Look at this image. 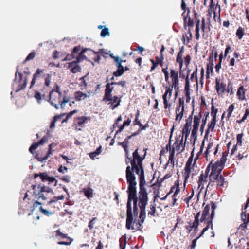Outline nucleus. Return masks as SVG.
I'll list each match as a JSON object with an SVG mask.
<instances>
[{
    "instance_id": "f257e3e1",
    "label": "nucleus",
    "mask_w": 249,
    "mask_h": 249,
    "mask_svg": "<svg viewBox=\"0 0 249 249\" xmlns=\"http://www.w3.org/2000/svg\"><path fill=\"white\" fill-rule=\"evenodd\" d=\"M139 191L138 196H137V182L136 180L129 183L127 193H128V199L126 204V228L128 230H134L133 225L135 221H133V216H137L138 214V205L140 209L139 214L140 221L138 224L142 226L146 217V206L148 204V193L146 186L147 185L145 177L141 176L139 177Z\"/></svg>"
},
{
    "instance_id": "f03ea898",
    "label": "nucleus",
    "mask_w": 249,
    "mask_h": 249,
    "mask_svg": "<svg viewBox=\"0 0 249 249\" xmlns=\"http://www.w3.org/2000/svg\"><path fill=\"white\" fill-rule=\"evenodd\" d=\"M146 149L143 155L140 156L137 148L132 153V158H128L125 159L126 164L130 163L131 167L127 166L126 169V178L127 183L135 181L136 177L134 174L135 171L136 174L139 175V177L142 176L144 177V171L142 166V161L145 158Z\"/></svg>"
},
{
    "instance_id": "7ed1b4c3",
    "label": "nucleus",
    "mask_w": 249,
    "mask_h": 249,
    "mask_svg": "<svg viewBox=\"0 0 249 249\" xmlns=\"http://www.w3.org/2000/svg\"><path fill=\"white\" fill-rule=\"evenodd\" d=\"M126 84V81L125 80H121L118 82H107L106 84L103 101L106 103L109 102L108 104H110V107L112 110H114L120 106L122 98V96L119 97L116 95L112 96V92L114 89L113 85H119L122 87H125Z\"/></svg>"
},
{
    "instance_id": "20e7f679",
    "label": "nucleus",
    "mask_w": 249,
    "mask_h": 249,
    "mask_svg": "<svg viewBox=\"0 0 249 249\" xmlns=\"http://www.w3.org/2000/svg\"><path fill=\"white\" fill-rule=\"evenodd\" d=\"M222 171L212 169L210 173L209 181L206 187V190L216 189L222 190L228 186V181L221 175Z\"/></svg>"
},
{
    "instance_id": "39448f33",
    "label": "nucleus",
    "mask_w": 249,
    "mask_h": 249,
    "mask_svg": "<svg viewBox=\"0 0 249 249\" xmlns=\"http://www.w3.org/2000/svg\"><path fill=\"white\" fill-rule=\"evenodd\" d=\"M45 83L42 88H40L39 85H36L38 90L36 91L34 95L35 98L37 100L38 103H40L41 100V96L45 97V93L48 92V88L50 86L51 81V75L49 74L43 75Z\"/></svg>"
},
{
    "instance_id": "423d86ee",
    "label": "nucleus",
    "mask_w": 249,
    "mask_h": 249,
    "mask_svg": "<svg viewBox=\"0 0 249 249\" xmlns=\"http://www.w3.org/2000/svg\"><path fill=\"white\" fill-rule=\"evenodd\" d=\"M62 93H53L50 92L49 102L53 106L55 109L59 108L57 103L60 104L61 108L65 107V104L69 102V99L66 96H64L62 100Z\"/></svg>"
},
{
    "instance_id": "0eeeda50",
    "label": "nucleus",
    "mask_w": 249,
    "mask_h": 249,
    "mask_svg": "<svg viewBox=\"0 0 249 249\" xmlns=\"http://www.w3.org/2000/svg\"><path fill=\"white\" fill-rule=\"evenodd\" d=\"M196 159H195L194 163H192L193 161V155L192 154L186 162L183 172V176L184 178L183 183L184 187H185L188 179L190 177L191 172H193L194 170V167L196 165Z\"/></svg>"
},
{
    "instance_id": "6e6552de",
    "label": "nucleus",
    "mask_w": 249,
    "mask_h": 249,
    "mask_svg": "<svg viewBox=\"0 0 249 249\" xmlns=\"http://www.w3.org/2000/svg\"><path fill=\"white\" fill-rule=\"evenodd\" d=\"M210 206L209 204L206 205L203 210L202 211L201 216L199 219L200 215V212H199L195 215V220L194 222L191 223L193 228H197L199 225V222H204L207 220V217L209 215L210 212Z\"/></svg>"
},
{
    "instance_id": "1a4fd4ad",
    "label": "nucleus",
    "mask_w": 249,
    "mask_h": 249,
    "mask_svg": "<svg viewBox=\"0 0 249 249\" xmlns=\"http://www.w3.org/2000/svg\"><path fill=\"white\" fill-rule=\"evenodd\" d=\"M170 76L172 80V84L168 86H166V89L170 88V90L173 91L174 88L175 90V96H177L179 91V78L178 71L174 69H170Z\"/></svg>"
},
{
    "instance_id": "9d476101",
    "label": "nucleus",
    "mask_w": 249,
    "mask_h": 249,
    "mask_svg": "<svg viewBox=\"0 0 249 249\" xmlns=\"http://www.w3.org/2000/svg\"><path fill=\"white\" fill-rule=\"evenodd\" d=\"M211 172H212V169L208 165L205 169V173H203L202 172L198 177L197 184L198 188H200L201 191L204 188V184L207 182L208 180V182L209 181L210 173Z\"/></svg>"
},
{
    "instance_id": "9b49d317",
    "label": "nucleus",
    "mask_w": 249,
    "mask_h": 249,
    "mask_svg": "<svg viewBox=\"0 0 249 249\" xmlns=\"http://www.w3.org/2000/svg\"><path fill=\"white\" fill-rule=\"evenodd\" d=\"M227 154L225 155V153H223L222 156L219 161L218 160L215 163H213V160H212L208 165L211 167L212 169L222 171L227 160Z\"/></svg>"
},
{
    "instance_id": "f8f14e48",
    "label": "nucleus",
    "mask_w": 249,
    "mask_h": 249,
    "mask_svg": "<svg viewBox=\"0 0 249 249\" xmlns=\"http://www.w3.org/2000/svg\"><path fill=\"white\" fill-rule=\"evenodd\" d=\"M172 92L169 88L166 89L165 93L162 95L164 108L166 110L170 111L172 106V103L169 101L172 97Z\"/></svg>"
},
{
    "instance_id": "ddd939ff",
    "label": "nucleus",
    "mask_w": 249,
    "mask_h": 249,
    "mask_svg": "<svg viewBox=\"0 0 249 249\" xmlns=\"http://www.w3.org/2000/svg\"><path fill=\"white\" fill-rule=\"evenodd\" d=\"M193 119V113L189 116V117L186 119V122L184 124L182 130V137L183 138L184 136H185V141H186L187 138L188 137L189 134L190 133V130L191 129V125L192 123Z\"/></svg>"
},
{
    "instance_id": "4468645a",
    "label": "nucleus",
    "mask_w": 249,
    "mask_h": 249,
    "mask_svg": "<svg viewBox=\"0 0 249 249\" xmlns=\"http://www.w3.org/2000/svg\"><path fill=\"white\" fill-rule=\"evenodd\" d=\"M19 70V66H17V71L15 73V80H16L17 79V73H18V76H19V82L20 84H19L18 87L16 89V92H17L20 90L23 89L25 87H26L27 84V78H25L24 80H22L23 78V74L21 72H18Z\"/></svg>"
},
{
    "instance_id": "2eb2a0df",
    "label": "nucleus",
    "mask_w": 249,
    "mask_h": 249,
    "mask_svg": "<svg viewBox=\"0 0 249 249\" xmlns=\"http://www.w3.org/2000/svg\"><path fill=\"white\" fill-rule=\"evenodd\" d=\"M226 84L217 78L215 79V89L218 94L223 95L226 91Z\"/></svg>"
},
{
    "instance_id": "dca6fc26",
    "label": "nucleus",
    "mask_w": 249,
    "mask_h": 249,
    "mask_svg": "<svg viewBox=\"0 0 249 249\" xmlns=\"http://www.w3.org/2000/svg\"><path fill=\"white\" fill-rule=\"evenodd\" d=\"M189 13L190 10L187 9V13L186 14L184 12L182 14V16L183 17L184 26L185 29L187 26H189L190 29V28L193 27L194 25L193 20L189 16Z\"/></svg>"
},
{
    "instance_id": "f3484780",
    "label": "nucleus",
    "mask_w": 249,
    "mask_h": 249,
    "mask_svg": "<svg viewBox=\"0 0 249 249\" xmlns=\"http://www.w3.org/2000/svg\"><path fill=\"white\" fill-rule=\"evenodd\" d=\"M47 138L46 136H44L41 140L37 142L33 143L29 148V151L31 153L33 154L34 151L35 150L38 146L43 145L47 141Z\"/></svg>"
},
{
    "instance_id": "a211bd4d",
    "label": "nucleus",
    "mask_w": 249,
    "mask_h": 249,
    "mask_svg": "<svg viewBox=\"0 0 249 249\" xmlns=\"http://www.w3.org/2000/svg\"><path fill=\"white\" fill-rule=\"evenodd\" d=\"M78 63L79 62L76 61H73L69 63V68H70L71 72L75 73L80 71L81 69Z\"/></svg>"
},
{
    "instance_id": "6ab92c4d",
    "label": "nucleus",
    "mask_w": 249,
    "mask_h": 249,
    "mask_svg": "<svg viewBox=\"0 0 249 249\" xmlns=\"http://www.w3.org/2000/svg\"><path fill=\"white\" fill-rule=\"evenodd\" d=\"M184 53V47L182 46L179 49V51L178 53L177 57H176V62L178 63L179 67L181 69L183 67V60L182 58V56Z\"/></svg>"
},
{
    "instance_id": "aec40b11",
    "label": "nucleus",
    "mask_w": 249,
    "mask_h": 249,
    "mask_svg": "<svg viewBox=\"0 0 249 249\" xmlns=\"http://www.w3.org/2000/svg\"><path fill=\"white\" fill-rule=\"evenodd\" d=\"M213 219L207 217V220L204 222L206 224V226L203 229L200 234L199 235L198 237H202L209 228H210L212 230H213Z\"/></svg>"
},
{
    "instance_id": "412c9836",
    "label": "nucleus",
    "mask_w": 249,
    "mask_h": 249,
    "mask_svg": "<svg viewBox=\"0 0 249 249\" xmlns=\"http://www.w3.org/2000/svg\"><path fill=\"white\" fill-rule=\"evenodd\" d=\"M183 137H181V139L179 142L178 138L176 139L175 142L174 143L173 146L175 148L176 150L177 151H178L181 147H182L181 150L180 152H179V153L182 152L185 150V142L184 144H183Z\"/></svg>"
},
{
    "instance_id": "4be33fe9",
    "label": "nucleus",
    "mask_w": 249,
    "mask_h": 249,
    "mask_svg": "<svg viewBox=\"0 0 249 249\" xmlns=\"http://www.w3.org/2000/svg\"><path fill=\"white\" fill-rule=\"evenodd\" d=\"M185 69H182V68H179V71L178 72V73L179 74V76L182 79H185V85H186L187 83H188V85H190V82H189V74L191 71L190 69H188L187 73L185 74L184 71Z\"/></svg>"
},
{
    "instance_id": "5701e85b",
    "label": "nucleus",
    "mask_w": 249,
    "mask_h": 249,
    "mask_svg": "<svg viewBox=\"0 0 249 249\" xmlns=\"http://www.w3.org/2000/svg\"><path fill=\"white\" fill-rule=\"evenodd\" d=\"M193 37V35L191 31V29L189 28L187 34L185 33L182 35V41L183 42V44L187 45L191 40Z\"/></svg>"
},
{
    "instance_id": "b1692460",
    "label": "nucleus",
    "mask_w": 249,
    "mask_h": 249,
    "mask_svg": "<svg viewBox=\"0 0 249 249\" xmlns=\"http://www.w3.org/2000/svg\"><path fill=\"white\" fill-rule=\"evenodd\" d=\"M53 143H51L49 145V150L47 153H46L45 156L42 157L39 156L38 155H36V158L38 160V161L43 162L45 160H46L52 154V146H53Z\"/></svg>"
},
{
    "instance_id": "393cba45",
    "label": "nucleus",
    "mask_w": 249,
    "mask_h": 249,
    "mask_svg": "<svg viewBox=\"0 0 249 249\" xmlns=\"http://www.w3.org/2000/svg\"><path fill=\"white\" fill-rule=\"evenodd\" d=\"M41 180L43 182L48 181L50 183L55 182L54 186H56L57 184V180L53 177H49L47 173L45 172L44 175L42 176Z\"/></svg>"
},
{
    "instance_id": "a878e982",
    "label": "nucleus",
    "mask_w": 249,
    "mask_h": 249,
    "mask_svg": "<svg viewBox=\"0 0 249 249\" xmlns=\"http://www.w3.org/2000/svg\"><path fill=\"white\" fill-rule=\"evenodd\" d=\"M44 71V70L39 68L36 70L35 73L33 74V77L31 82V85L30 86V89L32 88L35 84L36 79L39 77L40 74L42 73Z\"/></svg>"
},
{
    "instance_id": "bb28decb",
    "label": "nucleus",
    "mask_w": 249,
    "mask_h": 249,
    "mask_svg": "<svg viewBox=\"0 0 249 249\" xmlns=\"http://www.w3.org/2000/svg\"><path fill=\"white\" fill-rule=\"evenodd\" d=\"M87 51H91V49L90 48H85L82 49V50L79 53L78 55H76V61L80 62L85 59H87V57L84 55V53Z\"/></svg>"
},
{
    "instance_id": "cd10ccee",
    "label": "nucleus",
    "mask_w": 249,
    "mask_h": 249,
    "mask_svg": "<svg viewBox=\"0 0 249 249\" xmlns=\"http://www.w3.org/2000/svg\"><path fill=\"white\" fill-rule=\"evenodd\" d=\"M89 95L84 93L82 91H77L74 93V99L76 101H80L82 99H85L87 97H89Z\"/></svg>"
},
{
    "instance_id": "c85d7f7f",
    "label": "nucleus",
    "mask_w": 249,
    "mask_h": 249,
    "mask_svg": "<svg viewBox=\"0 0 249 249\" xmlns=\"http://www.w3.org/2000/svg\"><path fill=\"white\" fill-rule=\"evenodd\" d=\"M216 122V119H212L211 121V123L208 124V128L205 132V138H206L208 136L210 131H213L215 126Z\"/></svg>"
},
{
    "instance_id": "c756f323",
    "label": "nucleus",
    "mask_w": 249,
    "mask_h": 249,
    "mask_svg": "<svg viewBox=\"0 0 249 249\" xmlns=\"http://www.w3.org/2000/svg\"><path fill=\"white\" fill-rule=\"evenodd\" d=\"M116 65L117 70L116 71L113 72V75L114 76L120 77L124 73V66L122 65V63H119Z\"/></svg>"
},
{
    "instance_id": "7c9ffc66",
    "label": "nucleus",
    "mask_w": 249,
    "mask_h": 249,
    "mask_svg": "<svg viewBox=\"0 0 249 249\" xmlns=\"http://www.w3.org/2000/svg\"><path fill=\"white\" fill-rule=\"evenodd\" d=\"M202 117V115L201 112H199V114L197 115H195L194 117L193 121V127L198 128L199 125L201 121V119Z\"/></svg>"
},
{
    "instance_id": "2f4dec72",
    "label": "nucleus",
    "mask_w": 249,
    "mask_h": 249,
    "mask_svg": "<svg viewBox=\"0 0 249 249\" xmlns=\"http://www.w3.org/2000/svg\"><path fill=\"white\" fill-rule=\"evenodd\" d=\"M131 122V120L129 118H128L127 120L123 122L122 125L120 126L119 128L116 132L115 134L121 133L126 126H129Z\"/></svg>"
},
{
    "instance_id": "473e14b6",
    "label": "nucleus",
    "mask_w": 249,
    "mask_h": 249,
    "mask_svg": "<svg viewBox=\"0 0 249 249\" xmlns=\"http://www.w3.org/2000/svg\"><path fill=\"white\" fill-rule=\"evenodd\" d=\"M91 54L93 56V59L95 62H99L101 59V57L99 54L101 53H103V51L102 49H100L99 51L95 52L91 50Z\"/></svg>"
},
{
    "instance_id": "72a5a7b5",
    "label": "nucleus",
    "mask_w": 249,
    "mask_h": 249,
    "mask_svg": "<svg viewBox=\"0 0 249 249\" xmlns=\"http://www.w3.org/2000/svg\"><path fill=\"white\" fill-rule=\"evenodd\" d=\"M87 120L88 118L85 116L78 117L75 120V124L79 126L83 127Z\"/></svg>"
},
{
    "instance_id": "f704fd0d",
    "label": "nucleus",
    "mask_w": 249,
    "mask_h": 249,
    "mask_svg": "<svg viewBox=\"0 0 249 249\" xmlns=\"http://www.w3.org/2000/svg\"><path fill=\"white\" fill-rule=\"evenodd\" d=\"M83 192L84 195L88 198L92 197L93 196V190L90 188H83Z\"/></svg>"
},
{
    "instance_id": "c9c22d12",
    "label": "nucleus",
    "mask_w": 249,
    "mask_h": 249,
    "mask_svg": "<svg viewBox=\"0 0 249 249\" xmlns=\"http://www.w3.org/2000/svg\"><path fill=\"white\" fill-rule=\"evenodd\" d=\"M190 85H188V83L186 85H185L184 87V91L185 92V96H186V102L187 103H189L190 101Z\"/></svg>"
},
{
    "instance_id": "e433bc0d",
    "label": "nucleus",
    "mask_w": 249,
    "mask_h": 249,
    "mask_svg": "<svg viewBox=\"0 0 249 249\" xmlns=\"http://www.w3.org/2000/svg\"><path fill=\"white\" fill-rule=\"evenodd\" d=\"M213 66L208 65L206 67V77L207 79L210 78V74L213 75Z\"/></svg>"
},
{
    "instance_id": "4c0bfd02",
    "label": "nucleus",
    "mask_w": 249,
    "mask_h": 249,
    "mask_svg": "<svg viewBox=\"0 0 249 249\" xmlns=\"http://www.w3.org/2000/svg\"><path fill=\"white\" fill-rule=\"evenodd\" d=\"M197 67L196 66L195 71L191 74L190 78L189 79V80H190L191 81H195L196 86H197L198 84V79L197 77Z\"/></svg>"
},
{
    "instance_id": "58836bf2",
    "label": "nucleus",
    "mask_w": 249,
    "mask_h": 249,
    "mask_svg": "<svg viewBox=\"0 0 249 249\" xmlns=\"http://www.w3.org/2000/svg\"><path fill=\"white\" fill-rule=\"evenodd\" d=\"M184 109L183 108H180V110L179 111H177V108H176V118L175 120L176 121L178 120L179 122L180 121V120L182 119L183 116V113H184Z\"/></svg>"
},
{
    "instance_id": "ea45409f",
    "label": "nucleus",
    "mask_w": 249,
    "mask_h": 249,
    "mask_svg": "<svg viewBox=\"0 0 249 249\" xmlns=\"http://www.w3.org/2000/svg\"><path fill=\"white\" fill-rule=\"evenodd\" d=\"M64 199V196L63 195H60L58 196H54L48 202L47 205H51L53 203L56 202L58 200H63Z\"/></svg>"
},
{
    "instance_id": "a19ab883",
    "label": "nucleus",
    "mask_w": 249,
    "mask_h": 249,
    "mask_svg": "<svg viewBox=\"0 0 249 249\" xmlns=\"http://www.w3.org/2000/svg\"><path fill=\"white\" fill-rule=\"evenodd\" d=\"M244 94V88L243 86H240L238 89L237 95L240 100H243L245 98Z\"/></svg>"
},
{
    "instance_id": "79ce46f5",
    "label": "nucleus",
    "mask_w": 249,
    "mask_h": 249,
    "mask_svg": "<svg viewBox=\"0 0 249 249\" xmlns=\"http://www.w3.org/2000/svg\"><path fill=\"white\" fill-rule=\"evenodd\" d=\"M244 29L242 27L239 26L236 32V36H237L239 39L241 40L243 38V36L244 35Z\"/></svg>"
},
{
    "instance_id": "37998d69",
    "label": "nucleus",
    "mask_w": 249,
    "mask_h": 249,
    "mask_svg": "<svg viewBox=\"0 0 249 249\" xmlns=\"http://www.w3.org/2000/svg\"><path fill=\"white\" fill-rule=\"evenodd\" d=\"M210 204H211V207L212 210H211V213L210 216L209 218L210 219H213L214 216V211L216 208V206L215 202H214L213 201H211Z\"/></svg>"
},
{
    "instance_id": "c03bdc74",
    "label": "nucleus",
    "mask_w": 249,
    "mask_h": 249,
    "mask_svg": "<svg viewBox=\"0 0 249 249\" xmlns=\"http://www.w3.org/2000/svg\"><path fill=\"white\" fill-rule=\"evenodd\" d=\"M119 246L120 249H125L126 244V238L125 237H122L119 239Z\"/></svg>"
},
{
    "instance_id": "a18cd8bd",
    "label": "nucleus",
    "mask_w": 249,
    "mask_h": 249,
    "mask_svg": "<svg viewBox=\"0 0 249 249\" xmlns=\"http://www.w3.org/2000/svg\"><path fill=\"white\" fill-rule=\"evenodd\" d=\"M86 76H85L80 78V80L81 81V83L79 85V86L80 87L81 90H83L87 87L88 84L85 80V78H86Z\"/></svg>"
},
{
    "instance_id": "49530a36",
    "label": "nucleus",
    "mask_w": 249,
    "mask_h": 249,
    "mask_svg": "<svg viewBox=\"0 0 249 249\" xmlns=\"http://www.w3.org/2000/svg\"><path fill=\"white\" fill-rule=\"evenodd\" d=\"M234 109V105L233 104H232L230 105L228 109H227V120H229L230 118H231L232 113Z\"/></svg>"
},
{
    "instance_id": "de8ad7c7",
    "label": "nucleus",
    "mask_w": 249,
    "mask_h": 249,
    "mask_svg": "<svg viewBox=\"0 0 249 249\" xmlns=\"http://www.w3.org/2000/svg\"><path fill=\"white\" fill-rule=\"evenodd\" d=\"M167 69H168V65L166 66V67L165 68L162 69V72L164 74L165 81L169 83V74L168 73V71H167Z\"/></svg>"
},
{
    "instance_id": "09e8293b",
    "label": "nucleus",
    "mask_w": 249,
    "mask_h": 249,
    "mask_svg": "<svg viewBox=\"0 0 249 249\" xmlns=\"http://www.w3.org/2000/svg\"><path fill=\"white\" fill-rule=\"evenodd\" d=\"M177 111H179L180 108H183L184 109V100L183 98H179L178 99V105L176 107Z\"/></svg>"
},
{
    "instance_id": "8fccbe9b",
    "label": "nucleus",
    "mask_w": 249,
    "mask_h": 249,
    "mask_svg": "<svg viewBox=\"0 0 249 249\" xmlns=\"http://www.w3.org/2000/svg\"><path fill=\"white\" fill-rule=\"evenodd\" d=\"M155 62L157 63L158 65H160L162 67L163 65L164 56L163 55H160V56H156L155 57Z\"/></svg>"
},
{
    "instance_id": "3c124183",
    "label": "nucleus",
    "mask_w": 249,
    "mask_h": 249,
    "mask_svg": "<svg viewBox=\"0 0 249 249\" xmlns=\"http://www.w3.org/2000/svg\"><path fill=\"white\" fill-rule=\"evenodd\" d=\"M249 109L247 108L245 110V114H244V116H243L242 118L240 120H237L236 123H237L238 124H241L242 123L244 122L247 119V118L248 116H249Z\"/></svg>"
},
{
    "instance_id": "603ef678",
    "label": "nucleus",
    "mask_w": 249,
    "mask_h": 249,
    "mask_svg": "<svg viewBox=\"0 0 249 249\" xmlns=\"http://www.w3.org/2000/svg\"><path fill=\"white\" fill-rule=\"evenodd\" d=\"M39 211L40 212L43 214L45 215H46L47 216H49L53 214V213L52 212H50L47 210L44 209L42 206H40L39 207Z\"/></svg>"
},
{
    "instance_id": "864d4df0",
    "label": "nucleus",
    "mask_w": 249,
    "mask_h": 249,
    "mask_svg": "<svg viewBox=\"0 0 249 249\" xmlns=\"http://www.w3.org/2000/svg\"><path fill=\"white\" fill-rule=\"evenodd\" d=\"M156 204H151L150 205V211H149L148 213V215L150 216H154L155 215V213H156Z\"/></svg>"
},
{
    "instance_id": "5fc2aeb1",
    "label": "nucleus",
    "mask_w": 249,
    "mask_h": 249,
    "mask_svg": "<svg viewBox=\"0 0 249 249\" xmlns=\"http://www.w3.org/2000/svg\"><path fill=\"white\" fill-rule=\"evenodd\" d=\"M46 187L44 186H41L40 184L38 185L37 186V189H40L39 191H36L35 192V195L38 196L41 193L46 192Z\"/></svg>"
},
{
    "instance_id": "6e6d98bb",
    "label": "nucleus",
    "mask_w": 249,
    "mask_h": 249,
    "mask_svg": "<svg viewBox=\"0 0 249 249\" xmlns=\"http://www.w3.org/2000/svg\"><path fill=\"white\" fill-rule=\"evenodd\" d=\"M36 56V53L34 52H31L26 57V59L23 61V64H25L26 62L33 59Z\"/></svg>"
},
{
    "instance_id": "4d7b16f0",
    "label": "nucleus",
    "mask_w": 249,
    "mask_h": 249,
    "mask_svg": "<svg viewBox=\"0 0 249 249\" xmlns=\"http://www.w3.org/2000/svg\"><path fill=\"white\" fill-rule=\"evenodd\" d=\"M218 112V109L214 108L213 105H212L211 107V115L212 116V119H216V114Z\"/></svg>"
},
{
    "instance_id": "13d9d810",
    "label": "nucleus",
    "mask_w": 249,
    "mask_h": 249,
    "mask_svg": "<svg viewBox=\"0 0 249 249\" xmlns=\"http://www.w3.org/2000/svg\"><path fill=\"white\" fill-rule=\"evenodd\" d=\"M80 46H75L72 51L71 54L73 57H76V55H78L80 53Z\"/></svg>"
},
{
    "instance_id": "bf43d9fd",
    "label": "nucleus",
    "mask_w": 249,
    "mask_h": 249,
    "mask_svg": "<svg viewBox=\"0 0 249 249\" xmlns=\"http://www.w3.org/2000/svg\"><path fill=\"white\" fill-rule=\"evenodd\" d=\"M243 135L244 134L243 133L237 135V145H239L240 146H241L242 145V138L243 137Z\"/></svg>"
},
{
    "instance_id": "052dcab7",
    "label": "nucleus",
    "mask_w": 249,
    "mask_h": 249,
    "mask_svg": "<svg viewBox=\"0 0 249 249\" xmlns=\"http://www.w3.org/2000/svg\"><path fill=\"white\" fill-rule=\"evenodd\" d=\"M100 35L102 37H105L107 36H109V32L108 29L107 27H105L104 29H103L101 32Z\"/></svg>"
},
{
    "instance_id": "680f3d73",
    "label": "nucleus",
    "mask_w": 249,
    "mask_h": 249,
    "mask_svg": "<svg viewBox=\"0 0 249 249\" xmlns=\"http://www.w3.org/2000/svg\"><path fill=\"white\" fill-rule=\"evenodd\" d=\"M174 187L175 189V191L174 193H175V194H178L180 191V189L179 187V182L178 180H177V181H175L174 184Z\"/></svg>"
},
{
    "instance_id": "e2e57ef3",
    "label": "nucleus",
    "mask_w": 249,
    "mask_h": 249,
    "mask_svg": "<svg viewBox=\"0 0 249 249\" xmlns=\"http://www.w3.org/2000/svg\"><path fill=\"white\" fill-rule=\"evenodd\" d=\"M56 236H59L61 238H69V237L68 236V235L67 234H64L62 232H61L60 230L59 229L56 231Z\"/></svg>"
},
{
    "instance_id": "0e129e2a",
    "label": "nucleus",
    "mask_w": 249,
    "mask_h": 249,
    "mask_svg": "<svg viewBox=\"0 0 249 249\" xmlns=\"http://www.w3.org/2000/svg\"><path fill=\"white\" fill-rule=\"evenodd\" d=\"M198 129V128L193 127V129L191 134V137L194 138V140H196L197 138L196 133L197 132Z\"/></svg>"
},
{
    "instance_id": "69168bd1",
    "label": "nucleus",
    "mask_w": 249,
    "mask_h": 249,
    "mask_svg": "<svg viewBox=\"0 0 249 249\" xmlns=\"http://www.w3.org/2000/svg\"><path fill=\"white\" fill-rule=\"evenodd\" d=\"M194 195V191L192 189L191 195L190 196L186 197L183 199V201L188 205V206L189 205V202L191 200V199L192 198V197H193Z\"/></svg>"
},
{
    "instance_id": "338daca9",
    "label": "nucleus",
    "mask_w": 249,
    "mask_h": 249,
    "mask_svg": "<svg viewBox=\"0 0 249 249\" xmlns=\"http://www.w3.org/2000/svg\"><path fill=\"white\" fill-rule=\"evenodd\" d=\"M215 6V3L213 1V0H210V8L208 10V13L210 12L212 13V11L213 12L214 11H215L214 9V6Z\"/></svg>"
},
{
    "instance_id": "774afa93",
    "label": "nucleus",
    "mask_w": 249,
    "mask_h": 249,
    "mask_svg": "<svg viewBox=\"0 0 249 249\" xmlns=\"http://www.w3.org/2000/svg\"><path fill=\"white\" fill-rule=\"evenodd\" d=\"M60 117L58 116H55L54 117L53 120L52 121L51 124H50V128L51 129H53L55 127V122Z\"/></svg>"
}]
</instances>
